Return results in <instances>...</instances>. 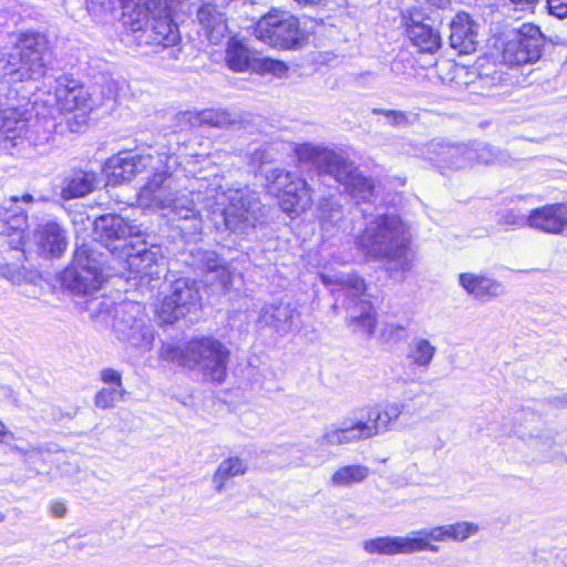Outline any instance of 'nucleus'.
Masks as SVG:
<instances>
[{"label": "nucleus", "mask_w": 567, "mask_h": 567, "mask_svg": "<svg viewBox=\"0 0 567 567\" xmlns=\"http://www.w3.org/2000/svg\"><path fill=\"white\" fill-rule=\"evenodd\" d=\"M193 155L167 153L134 154L121 152L110 157L104 165L107 185H120L131 181L141 173H153L152 178L141 188L137 204L143 208L161 210L173 223L185 221L189 225L181 227L185 233H198L202 228L200 209L208 210L220 217L226 228L233 233H247L255 228L261 217L260 202L256 193L249 189H228L219 192V186L209 184L205 190L196 184L202 179L194 177L188 186L182 184V178L172 163L184 166V177L194 174L189 167Z\"/></svg>", "instance_id": "obj_1"}, {"label": "nucleus", "mask_w": 567, "mask_h": 567, "mask_svg": "<svg viewBox=\"0 0 567 567\" xmlns=\"http://www.w3.org/2000/svg\"><path fill=\"white\" fill-rule=\"evenodd\" d=\"M409 227L396 215L371 219L357 238L358 249L368 258L382 260L392 275L403 276L412 268Z\"/></svg>", "instance_id": "obj_2"}, {"label": "nucleus", "mask_w": 567, "mask_h": 567, "mask_svg": "<svg viewBox=\"0 0 567 567\" xmlns=\"http://www.w3.org/2000/svg\"><path fill=\"white\" fill-rule=\"evenodd\" d=\"M295 154L299 162L313 164L320 174L332 176L358 203L373 198V181L360 174L355 164L342 154L310 143L296 145Z\"/></svg>", "instance_id": "obj_3"}, {"label": "nucleus", "mask_w": 567, "mask_h": 567, "mask_svg": "<svg viewBox=\"0 0 567 567\" xmlns=\"http://www.w3.org/2000/svg\"><path fill=\"white\" fill-rule=\"evenodd\" d=\"M433 542H456L454 525L422 528L413 530L406 536H384L368 539L363 543V549L369 554L388 556L411 555L422 551L439 553L440 547L434 545Z\"/></svg>", "instance_id": "obj_4"}, {"label": "nucleus", "mask_w": 567, "mask_h": 567, "mask_svg": "<svg viewBox=\"0 0 567 567\" xmlns=\"http://www.w3.org/2000/svg\"><path fill=\"white\" fill-rule=\"evenodd\" d=\"M17 54H10L2 66L12 82L37 81L44 76L48 40L41 33H23L17 43Z\"/></svg>", "instance_id": "obj_5"}, {"label": "nucleus", "mask_w": 567, "mask_h": 567, "mask_svg": "<svg viewBox=\"0 0 567 567\" xmlns=\"http://www.w3.org/2000/svg\"><path fill=\"white\" fill-rule=\"evenodd\" d=\"M103 265L101 255L92 247L84 244L78 246L72 265L63 272V285L74 295H92L105 281Z\"/></svg>", "instance_id": "obj_6"}, {"label": "nucleus", "mask_w": 567, "mask_h": 567, "mask_svg": "<svg viewBox=\"0 0 567 567\" xmlns=\"http://www.w3.org/2000/svg\"><path fill=\"white\" fill-rule=\"evenodd\" d=\"M255 35L264 43L282 50L298 49L307 40L298 19L290 12L272 9L255 27Z\"/></svg>", "instance_id": "obj_7"}, {"label": "nucleus", "mask_w": 567, "mask_h": 567, "mask_svg": "<svg viewBox=\"0 0 567 567\" xmlns=\"http://www.w3.org/2000/svg\"><path fill=\"white\" fill-rule=\"evenodd\" d=\"M113 330L118 341L142 352L153 348L154 330L141 303H122L116 310Z\"/></svg>", "instance_id": "obj_8"}, {"label": "nucleus", "mask_w": 567, "mask_h": 567, "mask_svg": "<svg viewBox=\"0 0 567 567\" xmlns=\"http://www.w3.org/2000/svg\"><path fill=\"white\" fill-rule=\"evenodd\" d=\"M266 181L287 214H299L311 206V190L305 179L281 168H272L266 173Z\"/></svg>", "instance_id": "obj_9"}, {"label": "nucleus", "mask_w": 567, "mask_h": 567, "mask_svg": "<svg viewBox=\"0 0 567 567\" xmlns=\"http://www.w3.org/2000/svg\"><path fill=\"white\" fill-rule=\"evenodd\" d=\"M545 44L540 29L532 23H524L513 30L502 50V61L511 66L536 62Z\"/></svg>", "instance_id": "obj_10"}, {"label": "nucleus", "mask_w": 567, "mask_h": 567, "mask_svg": "<svg viewBox=\"0 0 567 567\" xmlns=\"http://www.w3.org/2000/svg\"><path fill=\"white\" fill-rule=\"evenodd\" d=\"M190 368L199 367L213 382L221 383L226 378L228 350L212 338L195 339L188 342Z\"/></svg>", "instance_id": "obj_11"}, {"label": "nucleus", "mask_w": 567, "mask_h": 567, "mask_svg": "<svg viewBox=\"0 0 567 567\" xmlns=\"http://www.w3.org/2000/svg\"><path fill=\"white\" fill-rule=\"evenodd\" d=\"M95 231L101 244L116 258H122L128 249H134L133 239L137 238L141 229L128 224L118 215H104L95 220Z\"/></svg>", "instance_id": "obj_12"}, {"label": "nucleus", "mask_w": 567, "mask_h": 567, "mask_svg": "<svg viewBox=\"0 0 567 567\" xmlns=\"http://www.w3.org/2000/svg\"><path fill=\"white\" fill-rule=\"evenodd\" d=\"M199 300V292L194 281L188 278L175 280L171 292L164 297L156 313L162 323L172 324L185 317Z\"/></svg>", "instance_id": "obj_13"}, {"label": "nucleus", "mask_w": 567, "mask_h": 567, "mask_svg": "<svg viewBox=\"0 0 567 567\" xmlns=\"http://www.w3.org/2000/svg\"><path fill=\"white\" fill-rule=\"evenodd\" d=\"M150 10L145 14V20L141 23V30L151 23L148 42L153 45L163 48L176 47L181 41L177 25L173 22L168 0H156L148 6Z\"/></svg>", "instance_id": "obj_14"}, {"label": "nucleus", "mask_w": 567, "mask_h": 567, "mask_svg": "<svg viewBox=\"0 0 567 567\" xmlns=\"http://www.w3.org/2000/svg\"><path fill=\"white\" fill-rule=\"evenodd\" d=\"M140 246L134 244V249L123 254L121 259L124 261V267L136 277L158 279L163 270L161 261L164 259L161 247L156 245L145 247L144 241Z\"/></svg>", "instance_id": "obj_15"}, {"label": "nucleus", "mask_w": 567, "mask_h": 567, "mask_svg": "<svg viewBox=\"0 0 567 567\" xmlns=\"http://www.w3.org/2000/svg\"><path fill=\"white\" fill-rule=\"evenodd\" d=\"M300 317L301 313L292 303L279 301L260 309L258 323L285 337L300 328Z\"/></svg>", "instance_id": "obj_16"}, {"label": "nucleus", "mask_w": 567, "mask_h": 567, "mask_svg": "<svg viewBox=\"0 0 567 567\" xmlns=\"http://www.w3.org/2000/svg\"><path fill=\"white\" fill-rule=\"evenodd\" d=\"M473 146L450 145L433 141L427 145V158L435 162L444 174L447 169H463L474 165Z\"/></svg>", "instance_id": "obj_17"}, {"label": "nucleus", "mask_w": 567, "mask_h": 567, "mask_svg": "<svg viewBox=\"0 0 567 567\" xmlns=\"http://www.w3.org/2000/svg\"><path fill=\"white\" fill-rule=\"evenodd\" d=\"M529 228L547 234L564 235L567 230V203L547 204L528 213Z\"/></svg>", "instance_id": "obj_18"}, {"label": "nucleus", "mask_w": 567, "mask_h": 567, "mask_svg": "<svg viewBox=\"0 0 567 567\" xmlns=\"http://www.w3.org/2000/svg\"><path fill=\"white\" fill-rule=\"evenodd\" d=\"M13 97L0 94V131L6 134V140L13 141L28 137V111L21 110L19 103H13L12 100L17 99V92H10Z\"/></svg>", "instance_id": "obj_19"}, {"label": "nucleus", "mask_w": 567, "mask_h": 567, "mask_svg": "<svg viewBox=\"0 0 567 567\" xmlns=\"http://www.w3.org/2000/svg\"><path fill=\"white\" fill-rule=\"evenodd\" d=\"M458 285L474 300L488 302L505 293V287L499 280L477 272H462Z\"/></svg>", "instance_id": "obj_20"}, {"label": "nucleus", "mask_w": 567, "mask_h": 567, "mask_svg": "<svg viewBox=\"0 0 567 567\" xmlns=\"http://www.w3.org/2000/svg\"><path fill=\"white\" fill-rule=\"evenodd\" d=\"M31 203L33 197L29 194L22 197L11 196L2 205H0V235L16 236L12 244L16 248L24 244L23 233L27 228L28 218L23 212L12 210V205L18 202Z\"/></svg>", "instance_id": "obj_21"}, {"label": "nucleus", "mask_w": 567, "mask_h": 567, "mask_svg": "<svg viewBox=\"0 0 567 567\" xmlns=\"http://www.w3.org/2000/svg\"><path fill=\"white\" fill-rule=\"evenodd\" d=\"M34 239L40 255L44 257H60L68 246L65 230L52 220L38 226Z\"/></svg>", "instance_id": "obj_22"}, {"label": "nucleus", "mask_w": 567, "mask_h": 567, "mask_svg": "<svg viewBox=\"0 0 567 567\" xmlns=\"http://www.w3.org/2000/svg\"><path fill=\"white\" fill-rule=\"evenodd\" d=\"M450 43L461 54H468L476 49L477 32L471 17L461 12L457 13L450 24Z\"/></svg>", "instance_id": "obj_23"}, {"label": "nucleus", "mask_w": 567, "mask_h": 567, "mask_svg": "<svg viewBox=\"0 0 567 567\" xmlns=\"http://www.w3.org/2000/svg\"><path fill=\"white\" fill-rule=\"evenodd\" d=\"M197 21L203 35L212 43L218 44L227 33V23L224 12L216 6L206 3L197 11Z\"/></svg>", "instance_id": "obj_24"}, {"label": "nucleus", "mask_w": 567, "mask_h": 567, "mask_svg": "<svg viewBox=\"0 0 567 567\" xmlns=\"http://www.w3.org/2000/svg\"><path fill=\"white\" fill-rule=\"evenodd\" d=\"M55 97L59 107L64 112H74L87 107V94L75 80L68 78L59 79V85L55 89Z\"/></svg>", "instance_id": "obj_25"}, {"label": "nucleus", "mask_w": 567, "mask_h": 567, "mask_svg": "<svg viewBox=\"0 0 567 567\" xmlns=\"http://www.w3.org/2000/svg\"><path fill=\"white\" fill-rule=\"evenodd\" d=\"M193 257L197 267L206 272V284L214 285L216 281L223 289L228 288L231 282V274L214 251L198 250Z\"/></svg>", "instance_id": "obj_26"}, {"label": "nucleus", "mask_w": 567, "mask_h": 567, "mask_svg": "<svg viewBox=\"0 0 567 567\" xmlns=\"http://www.w3.org/2000/svg\"><path fill=\"white\" fill-rule=\"evenodd\" d=\"M357 420H344L339 426H331L318 439L320 445L334 446L363 441Z\"/></svg>", "instance_id": "obj_27"}, {"label": "nucleus", "mask_w": 567, "mask_h": 567, "mask_svg": "<svg viewBox=\"0 0 567 567\" xmlns=\"http://www.w3.org/2000/svg\"><path fill=\"white\" fill-rule=\"evenodd\" d=\"M406 32L411 42L420 49L421 52L433 53L441 47V37L431 25L411 18L406 23Z\"/></svg>", "instance_id": "obj_28"}, {"label": "nucleus", "mask_w": 567, "mask_h": 567, "mask_svg": "<svg viewBox=\"0 0 567 567\" xmlns=\"http://www.w3.org/2000/svg\"><path fill=\"white\" fill-rule=\"evenodd\" d=\"M95 185L96 176L93 172L74 171L64 178L61 196L65 200L84 197L93 192Z\"/></svg>", "instance_id": "obj_29"}, {"label": "nucleus", "mask_w": 567, "mask_h": 567, "mask_svg": "<svg viewBox=\"0 0 567 567\" xmlns=\"http://www.w3.org/2000/svg\"><path fill=\"white\" fill-rule=\"evenodd\" d=\"M258 58L241 41L231 39L227 44L226 63L235 72L255 70Z\"/></svg>", "instance_id": "obj_30"}, {"label": "nucleus", "mask_w": 567, "mask_h": 567, "mask_svg": "<svg viewBox=\"0 0 567 567\" xmlns=\"http://www.w3.org/2000/svg\"><path fill=\"white\" fill-rule=\"evenodd\" d=\"M247 470L248 465L245 460L238 456L225 458L219 463L212 477L214 489L217 493H221L230 480L244 475Z\"/></svg>", "instance_id": "obj_31"}, {"label": "nucleus", "mask_w": 567, "mask_h": 567, "mask_svg": "<svg viewBox=\"0 0 567 567\" xmlns=\"http://www.w3.org/2000/svg\"><path fill=\"white\" fill-rule=\"evenodd\" d=\"M357 421L364 440L384 434L393 425L380 405L370 408L365 420L357 419Z\"/></svg>", "instance_id": "obj_32"}, {"label": "nucleus", "mask_w": 567, "mask_h": 567, "mask_svg": "<svg viewBox=\"0 0 567 567\" xmlns=\"http://www.w3.org/2000/svg\"><path fill=\"white\" fill-rule=\"evenodd\" d=\"M436 347L430 340L415 337L408 346L406 358L417 368L427 370L436 354Z\"/></svg>", "instance_id": "obj_33"}, {"label": "nucleus", "mask_w": 567, "mask_h": 567, "mask_svg": "<svg viewBox=\"0 0 567 567\" xmlns=\"http://www.w3.org/2000/svg\"><path fill=\"white\" fill-rule=\"evenodd\" d=\"M370 474L368 466L362 464L344 465L333 472L330 485L337 488L351 487L362 483Z\"/></svg>", "instance_id": "obj_34"}, {"label": "nucleus", "mask_w": 567, "mask_h": 567, "mask_svg": "<svg viewBox=\"0 0 567 567\" xmlns=\"http://www.w3.org/2000/svg\"><path fill=\"white\" fill-rule=\"evenodd\" d=\"M351 323L368 336H371L374 332L375 328V316L374 310L370 301L360 300L350 312Z\"/></svg>", "instance_id": "obj_35"}, {"label": "nucleus", "mask_w": 567, "mask_h": 567, "mask_svg": "<svg viewBox=\"0 0 567 567\" xmlns=\"http://www.w3.org/2000/svg\"><path fill=\"white\" fill-rule=\"evenodd\" d=\"M529 447L536 452L540 462H553L560 455L558 444L550 434H540L529 440Z\"/></svg>", "instance_id": "obj_36"}, {"label": "nucleus", "mask_w": 567, "mask_h": 567, "mask_svg": "<svg viewBox=\"0 0 567 567\" xmlns=\"http://www.w3.org/2000/svg\"><path fill=\"white\" fill-rule=\"evenodd\" d=\"M321 279L326 285H339L347 290L352 297L361 295L364 290V282L361 278L353 275L329 276L321 275Z\"/></svg>", "instance_id": "obj_37"}, {"label": "nucleus", "mask_w": 567, "mask_h": 567, "mask_svg": "<svg viewBox=\"0 0 567 567\" xmlns=\"http://www.w3.org/2000/svg\"><path fill=\"white\" fill-rule=\"evenodd\" d=\"M158 355L164 361L172 362L181 367L190 368L188 343L185 346V348L172 343H164L159 349Z\"/></svg>", "instance_id": "obj_38"}, {"label": "nucleus", "mask_w": 567, "mask_h": 567, "mask_svg": "<svg viewBox=\"0 0 567 567\" xmlns=\"http://www.w3.org/2000/svg\"><path fill=\"white\" fill-rule=\"evenodd\" d=\"M17 439L14 433L9 431L4 423L0 420V444L6 445L10 452H13L22 457H27L32 453H40V449L38 446L32 444L18 445L13 443Z\"/></svg>", "instance_id": "obj_39"}, {"label": "nucleus", "mask_w": 567, "mask_h": 567, "mask_svg": "<svg viewBox=\"0 0 567 567\" xmlns=\"http://www.w3.org/2000/svg\"><path fill=\"white\" fill-rule=\"evenodd\" d=\"M125 394V389L105 386L96 392L94 404L97 409L109 410L114 408L117 402L123 401Z\"/></svg>", "instance_id": "obj_40"}, {"label": "nucleus", "mask_w": 567, "mask_h": 567, "mask_svg": "<svg viewBox=\"0 0 567 567\" xmlns=\"http://www.w3.org/2000/svg\"><path fill=\"white\" fill-rule=\"evenodd\" d=\"M320 218L324 227L337 226L342 219L343 209L341 204L333 199H324L319 206Z\"/></svg>", "instance_id": "obj_41"}, {"label": "nucleus", "mask_w": 567, "mask_h": 567, "mask_svg": "<svg viewBox=\"0 0 567 567\" xmlns=\"http://www.w3.org/2000/svg\"><path fill=\"white\" fill-rule=\"evenodd\" d=\"M203 125L212 127H224L231 124L230 115L226 111L204 110L202 111Z\"/></svg>", "instance_id": "obj_42"}, {"label": "nucleus", "mask_w": 567, "mask_h": 567, "mask_svg": "<svg viewBox=\"0 0 567 567\" xmlns=\"http://www.w3.org/2000/svg\"><path fill=\"white\" fill-rule=\"evenodd\" d=\"M498 225L506 227H529L528 215L515 210H505L498 217Z\"/></svg>", "instance_id": "obj_43"}, {"label": "nucleus", "mask_w": 567, "mask_h": 567, "mask_svg": "<svg viewBox=\"0 0 567 567\" xmlns=\"http://www.w3.org/2000/svg\"><path fill=\"white\" fill-rule=\"evenodd\" d=\"M255 70H258L262 73H271L276 76H282L287 72L288 68L281 61L258 58Z\"/></svg>", "instance_id": "obj_44"}, {"label": "nucleus", "mask_w": 567, "mask_h": 567, "mask_svg": "<svg viewBox=\"0 0 567 567\" xmlns=\"http://www.w3.org/2000/svg\"><path fill=\"white\" fill-rule=\"evenodd\" d=\"M474 164H494L497 162V155L493 150L484 144H473Z\"/></svg>", "instance_id": "obj_45"}, {"label": "nucleus", "mask_w": 567, "mask_h": 567, "mask_svg": "<svg viewBox=\"0 0 567 567\" xmlns=\"http://www.w3.org/2000/svg\"><path fill=\"white\" fill-rule=\"evenodd\" d=\"M456 542H464L478 532V526L472 522H457L454 523Z\"/></svg>", "instance_id": "obj_46"}, {"label": "nucleus", "mask_w": 567, "mask_h": 567, "mask_svg": "<svg viewBox=\"0 0 567 567\" xmlns=\"http://www.w3.org/2000/svg\"><path fill=\"white\" fill-rule=\"evenodd\" d=\"M405 328L398 323H386L382 329V338L386 342H398L404 338Z\"/></svg>", "instance_id": "obj_47"}, {"label": "nucleus", "mask_w": 567, "mask_h": 567, "mask_svg": "<svg viewBox=\"0 0 567 567\" xmlns=\"http://www.w3.org/2000/svg\"><path fill=\"white\" fill-rule=\"evenodd\" d=\"M100 379L111 388L124 389L121 373L112 368L103 369L101 371Z\"/></svg>", "instance_id": "obj_48"}, {"label": "nucleus", "mask_w": 567, "mask_h": 567, "mask_svg": "<svg viewBox=\"0 0 567 567\" xmlns=\"http://www.w3.org/2000/svg\"><path fill=\"white\" fill-rule=\"evenodd\" d=\"M177 123L179 126L199 127L203 126L202 112H183L177 115Z\"/></svg>", "instance_id": "obj_49"}, {"label": "nucleus", "mask_w": 567, "mask_h": 567, "mask_svg": "<svg viewBox=\"0 0 567 567\" xmlns=\"http://www.w3.org/2000/svg\"><path fill=\"white\" fill-rule=\"evenodd\" d=\"M372 112L374 114H384L388 117L389 123L393 126H405L409 123L406 114L402 111H383L374 109Z\"/></svg>", "instance_id": "obj_50"}, {"label": "nucleus", "mask_w": 567, "mask_h": 567, "mask_svg": "<svg viewBox=\"0 0 567 567\" xmlns=\"http://www.w3.org/2000/svg\"><path fill=\"white\" fill-rule=\"evenodd\" d=\"M549 13L564 19L567 17V0H547Z\"/></svg>", "instance_id": "obj_51"}, {"label": "nucleus", "mask_w": 567, "mask_h": 567, "mask_svg": "<svg viewBox=\"0 0 567 567\" xmlns=\"http://www.w3.org/2000/svg\"><path fill=\"white\" fill-rule=\"evenodd\" d=\"M390 421L394 424L402 414L403 405L396 402H389L381 406Z\"/></svg>", "instance_id": "obj_52"}, {"label": "nucleus", "mask_w": 567, "mask_h": 567, "mask_svg": "<svg viewBox=\"0 0 567 567\" xmlns=\"http://www.w3.org/2000/svg\"><path fill=\"white\" fill-rule=\"evenodd\" d=\"M251 164L256 166H261L262 164L269 162V154L265 150H256L250 155Z\"/></svg>", "instance_id": "obj_53"}, {"label": "nucleus", "mask_w": 567, "mask_h": 567, "mask_svg": "<svg viewBox=\"0 0 567 567\" xmlns=\"http://www.w3.org/2000/svg\"><path fill=\"white\" fill-rule=\"evenodd\" d=\"M51 514L56 518H62L66 514V506L61 502H54L50 507Z\"/></svg>", "instance_id": "obj_54"}, {"label": "nucleus", "mask_w": 567, "mask_h": 567, "mask_svg": "<svg viewBox=\"0 0 567 567\" xmlns=\"http://www.w3.org/2000/svg\"><path fill=\"white\" fill-rule=\"evenodd\" d=\"M513 4L520 7L522 9L533 8L538 0H509Z\"/></svg>", "instance_id": "obj_55"}, {"label": "nucleus", "mask_w": 567, "mask_h": 567, "mask_svg": "<svg viewBox=\"0 0 567 567\" xmlns=\"http://www.w3.org/2000/svg\"><path fill=\"white\" fill-rule=\"evenodd\" d=\"M555 405L557 408H567V393L555 399Z\"/></svg>", "instance_id": "obj_56"}, {"label": "nucleus", "mask_w": 567, "mask_h": 567, "mask_svg": "<svg viewBox=\"0 0 567 567\" xmlns=\"http://www.w3.org/2000/svg\"><path fill=\"white\" fill-rule=\"evenodd\" d=\"M426 2L437 8H444L451 2V0H426Z\"/></svg>", "instance_id": "obj_57"}, {"label": "nucleus", "mask_w": 567, "mask_h": 567, "mask_svg": "<svg viewBox=\"0 0 567 567\" xmlns=\"http://www.w3.org/2000/svg\"><path fill=\"white\" fill-rule=\"evenodd\" d=\"M4 514L0 511V523L4 519Z\"/></svg>", "instance_id": "obj_58"}]
</instances>
